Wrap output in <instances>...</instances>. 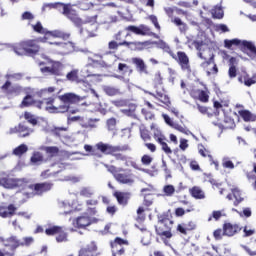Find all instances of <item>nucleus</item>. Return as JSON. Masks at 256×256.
I'll use <instances>...</instances> for the list:
<instances>
[{"label":"nucleus","mask_w":256,"mask_h":256,"mask_svg":"<svg viewBox=\"0 0 256 256\" xmlns=\"http://www.w3.org/2000/svg\"><path fill=\"white\" fill-rule=\"evenodd\" d=\"M190 95L193 99H197L201 103H209V91L196 89L190 92Z\"/></svg>","instance_id":"bb28decb"},{"label":"nucleus","mask_w":256,"mask_h":256,"mask_svg":"<svg viewBox=\"0 0 256 256\" xmlns=\"http://www.w3.org/2000/svg\"><path fill=\"white\" fill-rule=\"evenodd\" d=\"M17 211V207L15 205L10 204L9 206H0V217L3 219H7V217H13Z\"/></svg>","instance_id":"7c9ffc66"},{"label":"nucleus","mask_w":256,"mask_h":256,"mask_svg":"<svg viewBox=\"0 0 256 256\" xmlns=\"http://www.w3.org/2000/svg\"><path fill=\"white\" fill-rule=\"evenodd\" d=\"M41 151H45L46 155L53 159V157H57L59 155V147L57 146H41Z\"/></svg>","instance_id":"f704fd0d"},{"label":"nucleus","mask_w":256,"mask_h":256,"mask_svg":"<svg viewBox=\"0 0 256 256\" xmlns=\"http://www.w3.org/2000/svg\"><path fill=\"white\" fill-rule=\"evenodd\" d=\"M45 234L48 237H54V235H56L57 243H64L65 241H67V232H65L63 226H49L45 229Z\"/></svg>","instance_id":"dca6fc26"},{"label":"nucleus","mask_w":256,"mask_h":256,"mask_svg":"<svg viewBox=\"0 0 256 256\" xmlns=\"http://www.w3.org/2000/svg\"><path fill=\"white\" fill-rule=\"evenodd\" d=\"M153 85L156 90H159V87H163V77L161 76V73H156L154 75Z\"/></svg>","instance_id":"603ef678"},{"label":"nucleus","mask_w":256,"mask_h":256,"mask_svg":"<svg viewBox=\"0 0 256 256\" xmlns=\"http://www.w3.org/2000/svg\"><path fill=\"white\" fill-rule=\"evenodd\" d=\"M84 149L87 153H91V155H94L95 157H99V153L97 151H100L103 155H111L112 157H115L117 161H127V156L123 155L121 152L129 151L131 148L129 145L113 146L111 144L98 142L95 145V148L86 144L84 145Z\"/></svg>","instance_id":"f03ea898"},{"label":"nucleus","mask_w":256,"mask_h":256,"mask_svg":"<svg viewBox=\"0 0 256 256\" xmlns=\"http://www.w3.org/2000/svg\"><path fill=\"white\" fill-rule=\"evenodd\" d=\"M238 113L245 123L256 121L255 114L251 113L249 110H239Z\"/></svg>","instance_id":"4c0bfd02"},{"label":"nucleus","mask_w":256,"mask_h":256,"mask_svg":"<svg viewBox=\"0 0 256 256\" xmlns=\"http://www.w3.org/2000/svg\"><path fill=\"white\" fill-rule=\"evenodd\" d=\"M141 113L144 115L146 120L153 121V119H155V114H153L149 108H142Z\"/></svg>","instance_id":"4d7b16f0"},{"label":"nucleus","mask_w":256,"mask_h":256,"mask_svg":"<svg viewBox=\"0 0 256 256\" xmlns=\"http://www.w3.org/2000/svg\"><path fill=\"white\" fill-rule=\"evenodd\" d=\"M226 199H228V201L234 200V207H239L240 203H243V201H245V199L241 195V191L237 188L232 189V192L226 196Z\"/></svg>","instance_id":"a878e982"},{"label":"nucleus","mask_w":256,"mask_h":256,"mask_svg":"<svg viewBox=\"0 0 256 256\" xmlns=\"http://www.w3.org/2000/svg\"><path fill=\"white\" fill-rule=\"evenodd\" d=\"M125 43H129V41L123 39V30H119L114 35V40L108 42V49L109 51H117L119 47H127Z\"/></svg>","instance_id":"6ab92c4d"},{"label":"nucleus","mask_w":256,"mask_h":256,"mask_svg":"<svg viewBox=\"0 0 256 256\" xmlns=\"http://www.w3.org/2000/svg\"><path fill=\"white\" fill-rule=\"evenodd\" d=\"M159 47L160 49H163L165 53H168V55H170V57L173 55V50H171V46H169V44H167L165 41H160L159 42Z\"/></svg>","instance_id":"13d9d810"},{"label":"nucleus","mask_w":256,"mask_h":256,"mask_svg":"<svg viewBox=\"0 0 256 256\" xmlns=\"http://www.w3.org/2000/svg\"><path fill=\"white\" fill-rule=\"evenodd\" d=\"M243 228L239 224H233L230 222H225L223 224V235L225 237H234L237 233H241Z\"/></svg>","instance_id":"4be33fe9"},{"label":"nucleus","mask_w":256,"mask_h":256,"mask_svg":"<svg viewBox=\"0 0 256 256\" xmlns=\"http://www.w3.org/2000/svg\"><path fill=\"white\" fill-rule=\"evenodd\" d=\"M118 71L121 73V75H131L133 73V69L131 66L125 64V63H119L118 64Z\"/></svg>","instance_id":"c03bdc74"},{"label":"nucleus","mask_w":256,"mask_h":256,"mask_svg":"<svg viewBox=\"0 0 256 256\" xmlns=\"http://www.w3.org/2000/svg\"><path fill=\"white\" fill-rule=\"evenodd\" d=\"M162 191L166 197H173L175 195V186L171 184L165 185Z\"/></svg>","instance_id":"864d4df0"},{"label":"nucleus","mask_w":256,"mask_h":256,"mask_svg":"<svg viewBox=\"0 0 256 256\" xmlns=\"http://www.w3.org/2000/svg\"><path fill=\"white\" fill-rule=\"evenodd\" d=\"M43 9H55L59 11L64 17H67L69 21L74 23L76 27L83 26V19L79 17L77 10L73 9V5L71 3H63V2H54V3H45L43 5Z\"/></svg>","instance_id":"20e7f679"},{"label":"nucleus","mask_w":256,"mask_h":256,"mask_svg":"<svg viewBox=\"0 0 256 256\" xmlns=\"http://www.w3.org/2000/svg\"><path fill=\"white\" fill-rule=\"evenodd\" d=\"M136 111H137V105L131 103L128 105V108L122 110V113H124V115H127V117H136L137 116L135 114Z\"/></svg>","instance_id":"49530a36"},{"label":"nucleus","mask_w":256,"mask_h":256,"mask_svg":"<svg viewBox=\"0 0 256 256\" xmlns=\"http://www.w3.org/2000/svg\"><path fill=\"white\" fill-rule=\"evenodd\" d=\"M40 101H44L45 109L50 113H77V110H71V108L67 105L56 107L53 105V103H55V98L53 97L44 98Z\"/></svg>","instance_id":"ddd939ff"},{"label":"nucleus","mask_w":256,"mask_h":256,"mask_svg":"<svg viewBox=\"0 0 256 256\" xmlns=\"http://www.w3.org/2000/svg\"><path fill=\"white\" fill-rule=\"evenodd\" d=\"M172 59L178 63L180 69L185 71L186 73H191V61L189 60V56L187 53L183 51H178L176 54L173 52L171 55Z\"/></svg>","instance_id":"4468645a"},{"label":"nucleus","mask_w":256,"mask_h":256,"mask_svg":"<svg viewBox=\"0 0 256 256\" xmlns=\"http://www.w3.org/2000/svg\"><path fill=\"white\" fill-rule=\"evenodd\" d=\"M192 45L195 47L196 51H198V57L203 60L200 67L204 69L208 77H210V75H217L219 73V68L215 63V54H213V50L209 47L203 48V45H205L203 41L194 40Z\"/></svg>","instance_id":"7ed1b4c3"},{"label":"nucleus","mask_w":256,"mask_h":256,"mask_svg":"<svg viewBox=\"0 0 256 256\" xmlns=\"http://www.w3.org/2000/svg\"><path fill=\"white\" fill-rule=\"evenodd\" d=\"M114 197L119 205L122 207H127L129 205V199H131V192H114Z\"/></svg>","instance_id":"cd10ccee"},{"label":"nucleus","mask_w":256,"mask_h":256,"mask_svg":"<svg viewBox=\"0 0 256 256\" xmlns=\"http://www.w3.org/2000/svg\"><path fill=\"white\" fill-rule=\"evenodd\" d=\"M35 97L36 96H31L30 99H27L26 103L28 104H24L25 98H23L21 102V107H36L37 109H42L43 107H45V102L41 100H37L35 99Z\"/></svg>","instance_id":"c756f323"},{"label":"nucleus","mask_w":256,"mask_h":256,"mask_svg":"<svg viewBox=\"0 0 256 256\" xmlns=\"http://www.w3.org/2000/svg\"><path fill=\"white\" fill-rule=\"evenodd\" d=\"M29 151V147L26 144H21L13 150V155L16 157H23L25 153Z\"/></svg>","instance_id":"79ce46f5"},{"label":"nucleus","mask_w":256,"mask_h":256,"mask_svg":"<svg viewBox=\"0 0 256 256\" xmlns=\"http://www.w3.org/2000/svg\"><path fill=\"white\" fill-rule=\"evenodd\" d=\"M143 197V205H145V207H151V205H153V195H146V196H142Z\"/></svg>","instance_id":"774afa93"},{"label":"nucleus","mask_w":256,"mask_h":256,"mask_svg":"<svg viewBox=\"0 0 256 256\" xmlns=\"http://www.w3.org/2000/svg\"><path fill=\"white\" fill-rule=\"evenodd\" d=\"M222 127L224 129H234L235 127V120L231 117L225 116L224 121L222 124Z\"/></svg>","instance_id":"09e8293b"},{"label":"nucleus","mask_w":256,"mask_h":256,"mask_svg":"<svg viewBox=\"0 0 256 256\" xmlns=\"http://www.w3.org/2000/svg\"><path fill=\"white\" fill-rule=\"evenodd\" d=\"M46 35H48L49 37H54L56 39H63V41H67L71 37L70 33L63 32L61 30H47Z\"/></svg>","instance_id":"2f4dec72"},{"label":"nucleus","mask_w":256,"mask_h":256,"mask_svg":"<svg viewBox=\"0 0 256 256\" xmlns=\"http://www.w3.org/2000/svg\"><path fill=\"white\" fill-rule=\"evenodd\" d=\"M124 31H130L131 33H134V35H141L142 37H153L154 39H161L159 34L153 32L151 27L145 24H140L139 26L129 25L124 28Z\"/></svg>","instance_id":"9b49d317"},{"label":"nucleus","mask_w":256,"mask_h":256,"mask_svg":"<svg viewBox=\"0 0 256 256\" xmlns=\"http://www.w3.org/2000/svg\"><path fill=\"white\" fill-rule=\"evenodd\" d=\"M12 133H17L19 137H29L33 133V129L27 126V122L19 123L12 130Z\"/></svg>","instance_id":"b1692460"},{"label":"nucleus","mask_w":256,"mask_h":256,"mask_svg":"<svg viewBox=\"0 0 256 256\" xmlns=\"http://www.w3.org/2000/svg\"><path fill=\"white\" fill-rule=\"evenodd\" d=\"M89 67H111V63L110 62H107L103 59H100V60H94L92 59L89 63Z\"/></svg>","instance_id":"37998d69"},{"label":"nucleus","mask_w":256,"mask_h":256,"mask_svg":"<svg viewBox=\"0 0 256 256\" xmlns=\"http://www.w3.org/2000/svg\"><path fill=\"white\" fill-rule=\"evenodd\" d=\"M131 61L139 73H147V64L142 58L134 57Z\"/></svg>","instance_id":"473e14b6"},{"label":"nucleus","mask_w":256,"mask_h":256,"mask_svg":"<svg viewBox=\"0 0 256 256\" xmlns=\"http://www.w3.org/2000/svg\"><path fill=\"white\" fill-rule=\"evenodd\" d=\"M212 17L214 19H223V9L221 7H215L212 10Z\"/></svg>","instance_id":"680f3d73"},{"label":"nucleus","mask_w":256,"mask_h":256,"mask_svg":"<svg viewBox=\"0 0 256 256\" xmlns=\"http://www.w3.org/2000/svg\"><path fill=\"white\" fill-rule=\"evenodd\" d=\"M174 221L169 218V214H162L158 217V222L155 225V233L164 243L169 245V241L173 239Z\"/></svg>","instance_id":"423d86ee"},{"label":"nucleus","mask_w":256,"mask_h":256,"mask_svg":"<svg viewBox=\"0 0 256 256\" xmlns=\"http://www.w3.org/2000/svg\"><path fill=\"white\" fill-rule=\"evenodd\" d=\"M239 65V59L236 57H230L228 60V77L229 79H235L237 77L238 81L245 85V87H251L252 85H255L256 83V75H249L247 71L242 70L241 72H238L237 66Z\"/></svg>","instance_id":"39448f33"},{"label":"nucleus","mask_w":256,"mask_h":256,"mask_svg":"<svg viewBox=\"0 0 256 256\" xmlns=\"http://www.w3.org/2000/svg\"><path fill=\"white\" fill-rule=\"evenodd\" d=\"M24 119H26V121L33 126L37 125V123H38L35 116H33V114H31V112H25Z\"/></svg>","instance_id":"bf43d9fd"},{"label":"nucleus","mask_w":256,"mask_h":256,"mask_svg":"<svg viewBox=\"0 0 256 256\" xmlns=\"http://www.w3.org/2000/svg\"><path fill=\"white\" fill-rule=\"evenodd\" d=\"M191 211H195V209H193V206H190V208L188 209H183L182 207H178L175 209V216L176 217H183V215H185V213H191Z\"/></svg>","instance_id":"6e6d98bb"},{"label":"nucleus","mask_w":256,"mask_h":256,"mask_svg":"<svg viewBox=\"0 0 256 256\" xmlns=\"http://www.w3.org/2000/svg\"><path fill=\"white\" fill-rule=\"evenodd\" d=\"M162 117H163L165 123L167 125H169L170 127H172V129L179 131V133H183V135H193V132H191L189 129H187V126L180 125V124L173 122V120H171V117H169V115L163 114Z\"/></svg>","instance_id":"412c9836"},{"label":"nucleus","mask_w":256,"mask_h":256,"mask_svg":"<svg viewBox=\"0 0 256 256\" xmlns=\"http://www.w3.org/2000/svg\"><path fill=\"white\" fill-rule=\"evenodd\" d=\"M235 45L236 47H240V51L242 53H245L252 59V61H256V46L253 44L251 41L243 40L241 41L240 39L234 38L232 40H224V47L226 49H231Z\"/></svg>","instance_id":"9d476101"},{"label":"nucleus","mask_w":256,"mask_h":256,"mask_svg":"<svg viewBox=\"0 0 256 256\" xmlns=\"http://www.w3.org/2000/svg\"><path fill=\"white\" fill-rule=\"evenodd\" d=\"M57 91V88L55 86H50L48 88H43L39 90L40 98L43 97V95H46V93H49L50 95L55 93Z\"/></svg>","instance_id":"052dcab7"},{"label":"nucleus","mask_w":256,"mask_h":256,"mask_svg":"<svg viewBox=\"0 0 256 256\" xmlns=\"http://www.w3.org/2000/svg\"><path fill=\"white\" fill-rule=\"evenodd\" d=\"M93 223H97L96 218H91V216L84 215V216L77 217L73 222V225L77 229H87V227H89L90 225H93Z\"/></svg>","instance_id":"aec40b11"},{"label":"nucleus","mask_w":256,"mask_h":256,"mask_svg":"<svg viewBox=\"0 0 256 256\" xmlns=\"http://www.w3.org/2000/svg\"><path fill=\"white\" fill-rule=\"evenodd\" d=\"M57 175V172H51V170L47 169L41 172L40 177L42 179H51V177H55Z\"/></svg>","instance_id":"69168bd1"},{"label":"nucleus","mask_w":256,"mask_h":256,"mask_svg":"<svg viewBox=\"0 0 256 256\" xmlns=\"http://www.w3.org/2000/svg\"><path fill=\"white\" fill-rule=\"evenodd\" d=\"M154 99L163 103L165 107H171V99L168 95L165 94V89L162 88L161 90H156V94H151Z\"/></svg>","instance_id":"c85d7f7f"},{"label":"nucleus","mask_w":256,"mask_h":256,"mask_svg":"<svg viewBox=\"0 0 256 256\" xmlns=\"http://www.w3.org/2000/svg\"><path fill=\"white\" fill-rule=\"evenodd\" d=\"M199 153L202 157H208L209 161L215 165V167H219V162L213 159V155H211V151L207 150L205 147L199 149Z\"/></svg>","instance_id":"a19ab883"},{"label":"nucleus","mask_w":256,"mask_h":256,"mask_svg":"<svg viewBox=\"0 0 256 256\" xmlns=\"http://www.w3.org/2000/svg\"><path fill=\"white\" fill-rule=\"evenodd\" d=\"M140 137L144 141H151V132H149V130L145 126H141L140 127Z\"/></svg>","instance_id":"3c124183"},{"label":"nucleus","mask_w":256,"mask_h":256,"mask_svg":"<svg viewBox=\"0 0 256 256\" xmlns=\"http://www.w3.org/2000/svg\"><path fill=\"white\" fill-rule=\"evenodd\" d=\"M24 91L26 93V96L24 97V105H29V103H27V99H31V97L41 98V94L39 93V90L36 91L35 88L26 87Z\"/></svg>","instance_id":"e433bc0d"},{"label":"nucleus","mask_w":256,"mask_h":256,"mask_svg":"<svg viewBox=\"0 0 256 256\" xmlns=\"http://www.w3.org/2000/svg\"><path fill=\"white\" fill-rule=\"evenodd\" d=\"M107 171L113 174L114 179L119 183H131V174L129 170L123 168H117L113 165L106 166Z\"/></svg>","instance_id":"f8f14e48"},{"label":"nucleus","mask_w":256,"mask_h":256,"mask_svg":"<svg viewBox=\"0 0 256 256\" xmlns=\"http://www.w3.org/2000/svg\"><path fill=\"white\" fill-rule=\"evenodd\" d=\"M149 21H151L152 25H154L155 29L158 31V33H161V24H159V19L155 15H149L148 16Z\"/></svg>","instance_id":"5fc2aeb1"},{"label":"nucleus","mask_w":256,"mask_h":256,"mask_svg":"<svg viewBox=\"0 0 256 256\" xmlns=\"http://www.w3.org/2000/svg\"><path fill=\"white\" fill-rule=\"evenodd\" d=\"M124 45H126L127 49H130V51H145V49H151V46L157 45V42L151 40H145L143 42L130 41L124 42Z\"/></svg>","instance_id":"f3484780"},{"label":"nucleus","mask_w":256,"mask_h":256,"mask_svg":"<svg viewBox=\"0 0 256 256\" xmlns=\"http://www.w3.org/2000/svg\"><path fill=\"white\" fill-rule=\"evenodd\" d=\"M11 49L16 55L23 57L25 55H37L41 51V46L37 44V40L29 39L15 43Z\"/></svg>","instance_id":"1a4fd4ad"},{"label":"nucleus","mask_w":256,"mask_h":256,"mask_svg":"<svg viewBox=\"0 0 256 256\" xmlns=\"http://www.w3.org/2000/svg\"><path fill=\"white\" fill-rule=\"evenodd\" d=\"M52 131H53V134L56 137H64L65 132H67V128H65V127H56Z\"/></svg>","instance_id":"e2e57ef3"},{"label":"nucleus","mask_w":256,"mask_h":256,"mask_svg":"<svg viewBox=\"0 0 256 256\" xmlns=\"http://www.w3.org/2000/svg\"><path fill=\"white\" fill-rule=\"evenodd\" d=\"M123 245H129V240H125L121 237H116L113 241H111L110 246L112 249V256L125 255V248H123Z\"/></svg>","instance_id":"a211bd4d"},{"label":"nucleus","mask_w":256,"mask_h":256,"mask_svg":"<svg viewBox=\"0 0 256 256\" xmlns=\"http://www.w3.org/2000/svg\"><path fill=\"white\" fill-rule=\"evenodd\" d=\"M172 23H174V25H176V27H178L180 33H183L185 35V33H187V30L189 29V27L187 26V23L183 22V20H181V18L179 17H175L172 20Z\"/></svg>","instance_id":"58836bf2"},{"label":"nucleus","mask_w":256,"mask_h":256,"mask_svg":"<svg viewBox=\"0 0 256 256\" xmlns=\"http://www.w3.org/2000/svg\"><path fill=\"white\" fill-rule=\"evenodd\" d=\"M156 139H157V143L161 145L162 151H164L166 155H171L173 153V150H171V147H169L167 142H165V138H156Z\"/></svg>","instance_id":"de8ad7c7"},{"label":"nucleus","mask_w":256,"mask_h":256,"mask_svg":"<svg viewBox=\"0 0 256 256\" xmlns=\"http://www.w3.org/2000/svg\"><path fill=\"white\" fill-rule=\"evenodd\" d=\"M97 244L95 242H90L86 246L82 247L78 251L77 256H98L99 253H97Z\"/></svg>","instance_id":"393cba45"},{"label":"nucleus","mask_w":256,"mask_h":256,"mask_svg":"<svg viewBox=\"0 0 256 256\" xmlns=\"http://www.w3.org/2000/svg\"><path fill=\"white\" fill-rule=\"evenodd\" d=\"M80 195L81 197H86L87 199H89L93 196V191H91V189L89 188L84 187L80 190Z\"/></svg>","instance_id":"338daca9"},{"label":"nucleus","mask_w":256,"mask_h":256,"mask_svg":"<svg viewBox=\"0 0 256 256\" xmlns=\"http://www.w3.org/2000/svg\"><path fill=\"white\" fill-rule=\"evenodd\" d=\"M30 163L32 165H42V163H45V156L39 151H34L30 158Z\"/></svg>","instance_id":"72a5a7b5"},{"label":"nucleus","mask_w":256,"mask_h":256,"mask_svg":"<svg viewBox=\"0 0 256 256\" xmlns=\"http://www.w3.org/2000/svg\"><path fill=\"white\" fill-rule=\"evenodd\" d=\"M40 67V72L42 75H49L51 77H63L65 73V64L61 61H55L51 58H47L44 61L38 63Z\"/></svg>","instance_id":"6e6552de"},{"label":"nucleus","mask_w":256,"mask_h":256,"mask_svg":"<svg viewBox=\"0 0 256 256\" xmlns=\"http://www.w3.org/2000/svg\"><path fill=\"white\" fill-rule=\"evenodd\" d=\"M155 188L153 186H148L147 188H142L140 191L141 196L155 195Z\"/></svg>","instance_id":"0e129e2a"},{"label":"nucleus","mask_w":256,"mask_h":256,"mask_svg":"<svg viewBox=\"0 0 256 256\" xmlns=\"http://www.w3.org/2000/svg\"><path fill=\"white\" fill-rule=\"evenodd\" d=\"M33 31H35V33H39L40 35H47V29L43 28V24H41V22H37L34 25H31Z\"/></svg>","instance_id":"8fccbe9b"},{"label":"nucleus","mask_w":256,"mask_h":256,"mask_svg":"<svg viewBox=\"0 0 256 256\" xmlns=\"http://www.w3.org/2000/svg\"><path fill=\"white\" fill-rule=\"evenodd\" d=\"M35 239L33 237H24L21 240L17 239V236H10L6 240H3L4 247H9L10 251L0 250V256H15V251L19 249V247H31L33 245Z\"/></svg>","instance_id":"0eeeda50"},{"label":"nucleus","mask_w":256,"mask_h":256,"mask_svg":"<svg viewBox=\"0 0 256 256\" xmlns=\"http://www.w3.org/2000/svg\"><path fill=\"white\" fill-rule=\"evenodd\" d=\"M191 197L194 199H205V192L199 186H193L189 189Z\"/></svg>","instance_id":"c9c22d12"},{"label":"nucleus","mask_w":256,"mask_h":256,"mask_svg":"<svg viewBox=\"0 0 256 256\" xmlns=\"http://www.w3.org/2000/svg\"><path fill=\"white\" fill-rule=\"evenodd\" d=\"M1 183L2 187L5 189H20V191L30 189L31 192L23 193L26 199H33V197H43L45 193H49V191H51L54 187L53 182L27 184V180L25 179L3 178Z\"/></svg>","instance_id":"f257e3e1"},{"label":"nucleus","mask_w":256,"mask_h":256,"mask_svg":"<svg viewBox=\"0 0 256 256\" xmlns=\"http://www.w3.org/2000/svg\"><path fill=\"white\" fill-rule=\"evenodd\" d=\"M67 81L71 83H79L81 80L79 79V69H72L70 72L66 74Z\"/></svg>","instance_id":"ea45409f"},{"label":"nucleus","mask_w":256,"mask_h":256,"mask_svg":"<svg viewBox=\"0 0 256 256\" xmlns=\"http://www.w3.org/2000/svg\"><path fill=\"white\" fill-rule=\"evenodd\" d=\"M58 99H60V101H62V103L67 107H69V105H75L76 103H81V101H83L82 97L73 93H65L64 95L58 96Z\"/></svg>","instance_id":"5701e85b"},{"label":"nucleus","mask_w":256,"mask_h":256,"mask_svg":"<svg viewBox=\"0 0 256 256\" xmlns=\"http://www.w3.org/2000/svg\"><path fill=\"white\" fill-rule=\"evenodd\" d=\"M2 93L6 95V97H19L21 93H23V86L19 84H13L9 80H7L1 87Z\"/></svg>","instance_id":"2eb2a0df"},{"label":"nucleus","mask_w":256,"mask_h":256,"mask_svg":"<svg viewBox=\"0 0 256 256\" xmlns=\"http://www.w3.org/2000/svg\"><path fill=\"white\" fill-rule=\"evenodd\" d=\"M104 93L109 97H115V95H121V90L113 86H105Z\"/></svg>","instance_id":"a18cd8bd"}]
</instances>
